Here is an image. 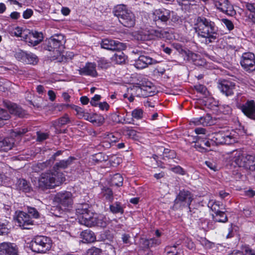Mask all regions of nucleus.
Here are the masks:
<instances>
[{
  "mask_svg": "<svg viewBox=\"0 0 255 255\" xmlns=\"http://www.w3.org/2000/svg\"><path fill=\"white\" fill-rule=\"evenodd\" d=\"M185 207H188V206L186 205L185 203L183 202L181 200L176 197L174 200L172 209L174 210H181Z\"/></svg>",
  "mask_w": 255,
  "mask_h": 255,
  "instance_id": "obj_42",
  "label": "nucleus"
},
{
  "mask_svg": "<svg viewBox=\"0 0 255 255\" xmlns=\"http://www.w3.org/2000/svg\"><path fill=\"white\" fill-rule=\"evenodd\" d=\"M110 65V62L105 59L101 58L98 61V66L102 69H107Z\"/></svg>",
  "mask_w": 255,
  "mask_h": 255,
  "instance_id": "obj_49",
  "label": "nucleus"
},
{
  "mask_svg": "<svg viewBox=\"0 0 255 255\" xmlns=\"http://www.w3.org/2000/svg\"><path fill=\"white\" fill-rule=\"evenodd\" d=\"M191 122L195 126H209L214 124L212 117L209 114L200 118H194Z\"/></svg>",
  "mask_w": 255,
  "mask_h": 255,
  "instance_id": "obj_22",
  "label": "nucleus"
},
{
  "mask_svg": "<svg viewBox=\"0 0 255 255\" xmlns=\"http://www.w3.org/2000/svg\"><path fill=\"white\" fill-rule=\"evenodd\" d=\"M218 88L226 96H229L234 94L235 85L232 82L225 81L219 84Z\"/></svg>",
  "mask_w": 255,
  "mask_h": 255,
  "instance_id": "obj_20",
  "label": "nucleus"
},
{
  "mask_svg": "<svg viewBox=\"0 0 255 255\" xmlns=\"http://www.w3.org/2000/svg\"><path fill=\"white\" fill-rule=\"evenodd\" d=\"M157 62L155 59L146 55L142 54L135 60L134 66L137 69H143L147 67L149 65L155 64Z\"/></svg>",
  "mask_w": 255,
  "mask_h": 255,
  "instance_id": "obj_15",
  "label": "nucleus"
},
{
  "mask_svg": "<svg viewBox=\"0 0 255 255\" xmlns=\"http://www.w3.org/2000/svg\"><path fill=\"white\" fill-rule=\"evenodd\" d=\"M52 245V241L46 236H36L32 239L30 244L31 251L36 253H44L49 251Z\"/></svg>",
  "mask_w": 255,
  "mask_h": 255,
  "instance_id": "obj_4",
  "label": "nucleus"
},
{
  "mask_svg": "<svg viewBox=\"0 0 255 255\" xmlns=\"http://www.w3.org/2000/svg\"><path fill=\"white\" fill-rule=\"evenodd\" d=\"M195 88L197 91L203 94H205L207 92L206 87L203 85H196L195 86Z\"/></svg>",
  "mask_w": 255,
  "mask_h": 255,
  "instance_id": "obj_62",
  "label": "nucleus"
},
{
  "mask_svg": "<svg viewBox=\"0 0 255 255\" xmlns=\"http://www.w3.org/2000/svg\"><path fill=\"white\" fill-rule=\"evenodd\" d=\"M27 212L30 217L32 216L33 218L37 219L39 217V213L35 208L28 207Z\"/></svg>",
  "mask_w": 255,
  "mask_h": 255,
  "instance_id": "obj_52",
  "label": "nucleus"
},
{
  "mask_svg": "<svg viewBox=\"0 0 255 255\" xmlns=\"http://www.w3.org/2000/svg\"><path fill=\"white\" fill-rule=\"evenodd\" d=\"M163 157L168 159H173L176 157L175 151L169 149H164L163 152Z\"/></svg>",
  "mask_w": 255,
  "mask_h": 255,
  "instance_id": "obj_47",
  "label": "nucleus"
},
{
  "mask_svg": "<svg viewBox=\"0 0 255 255\" xmlns=\"http://www.w3.org/2000/svg\"><path fill=\"white\" fill-rule=\"evenodd\" d=\"M43 39V33L36 31H29L28 30L24 40L30 46H36L39 44Z\"/></svg>",
  "mask_w": 255,
  "mask_h": 255,
  "instance_id": "obj_14",
  "label": "nucleus"
},
{
  "mask_svg": "<svg viewBox=\"0 0 255 255\" xmlns=\"http://www.w3.org/2000/svg\"><path fill=\"white\" fill-rule=\"evenodd\" d=\"M52 163L50 160H46L45 162L38 163L34 167L33 169L35 172H39L40 171L43 170L51 166Z\"/></svg>",
  "mask_w": 255,
  "mask_h": 255,
  "instance_id": "obj_37",
  "label": "nucleus"
},
{
  "mask_svg": "<svg viewBox=\"0 0 255 255\" xmlns=\"http://www.w3.org/2000/svg\"><path fill=\"white\" fill-rule=\"evenodd\" d=\"M140 246L143 249L150 248V241L146 239H141Z\"/></svg>",
  "mask_w": 255,
  "mask_h": 255,
  "instance_id": "obj_60",
  "label": "nucleus"
},
{
  "mask_svg": "<svg viewBox=\"0 0 255 255\" xmlns=\"http://www.w3.org/2000/svg\"><path fill=\"white\" fill-rule=\"evenodd\" d=\"M197 138L201 139V141H200L204 146L210 147L211 146L214 145L213 140L212 139H210L204 137L203 135L198 136Z\"/></svg>",
  "mask_w": 255,
  "mask_h": 255,
  "instance_id": "obj_43",
  "label": "nucleus"
},
{
  "mask_svg": "<svg viewBox=\"0 0 255 255\" xmlns=\"http://www.w3.org/2000/svg\"><path fill=\"white\" fill-rule=\"evenodd\" d=\"M222 206L221 207L220 206L219 202H215L211 206V209L216 215L222 210Z\"/></svg>",
  "mask_w": 255,
  "mask_h": 255,
  "instance_id": "obj_56",
  "label": "nucleus"
},
{
  "mask_svg": "<svg viewBox=\"0 0 255 255\" xmlns=\"http://www.w3.org/2000/svg\"><path fill=\"white\" fill-rule=\"evenodd\" d=\"M70 123H71V121L67 114H64L63 117L52 122L54 127H62Z\"/></svg>",
  "mask_w": 255,
  "mask_h": 255,
  "instance_id": "obj_32",
  "label": "nucleus"
},
{
  "mask_svg": "<svg viewBox=\"0 0 255 255\" xmlns=\"http://www.w3.org/2000/svg\"><path fill=\"white\" fill-rule=\"evenodd\" d=\"M113 13L119 22L124 26L133 27L135 24V17L133 12L125 4H119L114 7Z\"/></svg>",
  "mask_w": 255,
  "mask_h": 255,
  "instance_id": "obj_3",
  "label": "nucleus"
},
{
  "mask_svg": "<svg viewBox=\"0 0 255 255\" xmlns=\"http://www.w3.org/2000/svg\"><path fill=\"white\" fill-rule=\"evenodd\" d=\"M186 55L188 59L191 60L194 63V64H195L196 61H197V60L198 59L200 56L198 54L194 53L190 51H189L187 53H186Z\"/></svg>",
  "mask_w": 255,
  "mask_h": 255,
  "instance_id": "obj_53",
  "label": "nucleus"
},
{
  "mask_svg": "<svg viewBox=\"0 0 255 255\" xmlns=\"http://www.w3.org/2000/svg\"><path fill=\"white\" fill-rule=\"evenodd\" d=\"M73 197L71 192L63 191L57 193L54 196L53 201L59 206L66 208L70 207L73 203Z\"/></svg>",
  "mask_w": 255,
  "mask_h": 255,
  "instance_id": "obj_6",
  "label": "nucleus"
},
{
  "mask_svg": "<svg viewBox=\"0 0 255 255\" xmlns=\"http://www.w3.org/2000/svg\"><path fill=\"white\" fill-rule=\"evenodd\" d=\"M61 172L54 171L42 173L38 179L39 188L44 190L48 188H53L59 186L63 181L64 177Z\"/></svg>",
  "mask_w": 255,
  "mask_h": 255,
  "instance_id": "obj_2",
  "label": "nucleus"
},
{
  "mask_svg": "<svg viewBox=\"0 0 255 255\" xmlns=\"http://www.w3.org/2000/svg\"><path fill=\"white\" fill-rule=\"evenodd\" d=\"M78 220L79 224L88 227L100 226L98 215L92 211L81 217H78Z\"/></svg>",
  "mask_w": 255,
  "mask_h": 255,
  "instance_id": "obj_9",
  "label": "nucleus"
},
{
  "mask_svg": "<svg viewBox=\"0 0 255 255\" xmlns=\"http://www.w3.org/2000/svg\"><path fill=\"white\" fill-rule=\"evenodd\" d=\"M27 52L19 50L15 54V58L22 62L25 63Z\"/></svg>",
  "mask_w": 255,
  "mask_h": 255,
  "instance_id": "obj_46",
  "label": "nucleus"
},
{
  "mask_svg": "<svg viewBox=\"0 0 255 255\" xmlns=\"http://www.w3.org/2000/svg\"><path fill=\"white\" fill-rule=\"evenodd\" d=\"M101 46L102 48L112 51H121L126 48L125 43L118 40L108 38L102 40Z\"/></svg>",
  "mask_w": 255,
  "mask_h": 255,
  "instance_id": "obj_10",
  "label": "nucleus"
},
{
  "mask_svg": "<svg viewBox=\"0 0 255 255\" xmlns=\"http://www.w3.org/2000/svg\"><path fill=\"white\" fill-rule=\"evenodd\" d=\"M171 11L165 8L155 10L153 13L154 15V20L155 21H161L166 23L169 19Z\"/></svg>",
  "mask_w": 255,
  "mask_h": 255,
  "instance_id": "obj_19",
  "label": "nucleus"
},
{
  "mask_svg": "<svg viewBox=\"0 0 255 255\" xmlns=\"http://www.w3.org/2000/svg\"><path fill=\"white\" fill-rule=\"evenodd\" d=\"M16 189L27 193L31 190L29 182L24 179H18L15 183Z\"/></svg>",
  "mask_w": 255,
  "mask_h": 255,
  "instance_id": "obj_28",
  "label": "nucleus"
},
{
  "mask_svg": "<svg viewBox=\"0 0 255 255\" xmlns=\"http://www.w3.org/2000/svg\"><path fill=\"white\" fill-rule=\"evenodd\" d=\"M51 213L56 217H61L64 213L60 206L53 207L51 209Z\"/></svg>",
  "mask_w": 255,
  "mask_h": 255,
  "instance_id": "obj_48",
  "label": "nucleus"
},
{
  "mask_svg": "<svg viewBox=\"0 0 255 255\" xmlns=\"http://www.w3.org/2000/svg\"><path fill=\"white\" fill-rule=\"evenodd\" d=\"M33 10L31 9L27 8L23 12V17L24 19L29 18L33 14Z\"/></svg>",
  "mask_w": 255,
  "mask_h": 255,
  "instance_id": "obj_64",
  "label": "nucleus"
},
{
  "mask_svg": "<svg viewBox=\"0 0 255 255\" xmlns=\"http://www.w3.org/2000/svg\"><path fill=\"white\" fill-rule=\"evenodd\" d=\"M240 62L245 71L248 73H255V55L253 53H244Z\"/></svg>",
  "mask_w": 255,
  "mask_h": 255,
  "instance_id": "obj_7",
  "label": "nucleus"
},
{
  "mask_svg": "<svg viewBox=\"0 0 255 255\" xmlns=\"http://www.w3.org/2000/svg\"><path fill=\"white\" fill-rule=\"evenodd\" d=\"M253 157V155L249 154H239L235 157L234 161L239 167H243L250 170L252 164L254 163L253 160L254 158Z\"/></svg>",
  "mask_w": 255,
  "mask_h": 255,
  "instance_id": "obj_11",
  "label": "nucleus"
},
{
  "mask_svg": "<svg viewBox=\"0 0 255 255\" xmlns=\"http://www.w3.org/2000/svg\"><path fill=\"white\" fill-rule=\"evenodd\" d=\"M86 255H102V250L96 247H92L87 251Z\"/></svg>",
  "mask_w": 255,
  "mask_h": 255,
  "instance_id": "obj_50",
  "label": "nucleus"
},
{
  "mask_svg": "<svg viewBox=\"0 0 255 255\" xmlns=\"http://www.w3.org/2000/svg\"><path fill=\"white\" fill-rule=\"evenodd\" d=\"M16 221L19 226L23 229H29L30 228L29 226L33 224V221L29 215L23 211L18 212L16 217Z\"/></svg>",
  "mask_w": 255,
  "mask_h": 255,
  "instance_id": "obj_16",
  "label": "nucleus"
},
{
  "mask_svg": "<svg viewBox=\"0 0 255 255\" xmlns=\"http://www.w3.org/2000/svg\"><path fill=\"white\" fill-rule=\"evenodd\" d=\"M104 197L110 202L113 201L114 196L112 190L109 188H104L102 191Z\"/></svg>",
  "mask_w": 255,
  "mask_h": 255,
  "instance_id": "obj_39",
  "label": "nucleus"
},
{
  "mask_svg": "<svg viewBox=\"0 0 255 255\" xmlns=\"http://www.w3.org/2000/svg\"><path fill=\"white\" fill-rule=\"evenodd\" d=\"M123 178L120 174H115L112 178V184L113 185L121 186L123 185Z\"/></svg>",
  "mask_w": 255,
  "mask_h": 255,
  "instance_id": "obj_38",
  "label": "nucleus"
},
{
  "mask_svg": "<svg viewBox=\"0 0 255 255\" xmlns=\"http://www.w3.org/2000/svg\"><path fill=\"white\" fill-rule=\"evenodd\" d=\"M213 218L216 222L226 223L228 221L227 215L225 213V211L221 210L215 215H213Z\"/></svg>",
  "mask_w": 255,
  "mask_h": 255,
  "instance_id": "obj_34",
  "label": "nucleus"
},
{
  "mask_svg": "<svg viewBox=\"0 0 255 255\" xmlns=\"http://www.w3.org/2000/svg\"><path fill=\"white\" fill-rule=\"evenodd\" d=\"M238 107L246 116L255 120V102L254 100H248Z\"/></svg>",
  "mask_w": 255,
  "mask_h": 255,
  "instance_id": "obj_12",
  "label": "nucleus"
},
{
  "mask_svg": "<svg viewBox=\"0 0 255 255\" xmlns=\"http://www.w3.org/2000/svg\"><path fill=\"white\" fill-rule=\"evenodd\" d=\"M165 251L167 252V255H177L178 254L175 245L166 247Z\"/></svg>",
  "mask_w": 255,
  "mask_h": 255,
  "instance_id": "obj_51",
  "label": "nucleus"
},
{
  "mask_svg": "<svg viewBox=\"0 0 255 255\" xmlns=\"http://www.w3.org/2000/svg\"><path fill=\"white\" fill-rule=\"evenodd\" d=\"M37 140L39 141H42L47 139L48 137V134L47 133L40 132H37Z\"/></svg>",
  "mask_w": 255,
  "mask_h": 255,
  "instance_id": "obj_61",
  "label": "nucleus"
},
{
  "mask_svg": "<svg viewBox=\"0 0 255 255\" xmlns=\"http://www.w3.org/2000/svg\"><path fill=\"white\" fill-rule=\"evenodd\" d=\"M75 159V158L74 157L70 156L67 159L61 160L59 162H56L53 167V171L57 173V172H59L58 171L59 170L67 168L72 164L73 161Z\"/></svg>",
  "mask_w": 255,
  "mask_h": 255,
  "instance_id": "obj_24",
  "label": "nucleus"
},
{
  "mask_svg": "<svg viewBox=\"0 0 255 255\" xmlns=\"http://www.w3.org/2000/svg\"><path fill=\"white\" fill-rule=\"evenodd\" d=\"M66 39L63 35L59 34L52 36L46 41V49L49 51H56L61 53L65 48Z\"/></svg>",
  "mask_w": 255,
  "mask_h": 255,
  "instance_id": "obj_5",
  "label": "nucleus"
},
{
  "mask_svg": "<svg viewBox=\"0 0 255 255\" xmlns=\"http://www.w3.org/2000/svg\"><path fill=\"white\" fill-rule=\"evenodd\" d=\"M212 140L214 145L223 144H231L236 142V138L229 131L226 132L220 131L214 134Z\"/></svg>",
  "mask_w": 255,
  "mask_h": 255,
  "instance_id": "obj_8",
  "label": "nucleus"
},
{
  "mask_svg": "<svg viewBox=\"0 0 255 255\" xmlns=\"http://www.w3.org/2000/svg\"><path fill=\"white\" fill-rule=\"evenodd\" d=\"M188 206L189 211L191 212V208L189 207L193 200V195L190 192L186 190L180 191L176 197Z\"/></svg>",
  "mask_w": 255,
  "mask_h": 255,
  "instance_id": "obj_25",
  "label": "nucleus"
},
{
  "mask_svg": "<svg viewBox=\"0 0 255 255\" xmlns=\"http://www.w3.org/2000/svg\"><path fill=\"white\" fill-rule=\"evenodd\" d=\"M137 39L138 40L145 41L151 39V35L147 31L141 30L138 32Z\"/></svg>",
  "mask_w": 255,
  "mask_h": 255,
  "instance_id": "obj_41",
  "label": "nucleus"
},
{
  "mask_svg": "<svg viewBox=\"0 0 255 255\" xmlns=\"http://www.w3.org/2000/svg\"><path fill=\"white\" fill-rule=\"evenodd\" d=\"M139 85L140 86L138 90H143L147 92L148 94H150L152 92V89L154 86L152 83L147 81L142 82L141 84H139Z\"/></svg>",
  "mask_w": 255,
  "mask_h": 255,
  "instance_id": "obj_35",
  "label": "nucleus"
},
{
  "mask_svg": "<svg viewBox=\"0 0 255 255\" xmlns=\"http://www.w3.org/2000/svg\"><path fill=\"white\" fill-rule=\"evenodd\" d=\"M205 164L213 171H216L218 170L216 163L213 161H206Z\"/></svg>",
  "mask_w": 255,
  "mask_h": 255,
  "instance_id": "obj_59",
  "label": "nucleus"
},
{
  "mask_svg": "<svg viewBox=\"0 0 255 255\" xmlns=\"http://www.w3.org/2000/svg\"><path fill=\"white\" fill-rule=\"evenodd\" d=\"M4 105L9 112L15 116L23 118L26 114L24 110L15 103L7 101L4 102Z\"/></svg>",
  "mask_w": 255,
  "mask_h": 255,
  "instance_id": "obj_18",
  "label": "nucleus"
},
{
  "mask_svg": "<svg viewBox=\"0 0 255 255\" xmlns=\"http://www.w3.org/2000/svg\"><path fill=\"white\" fill-rule=\"evenodd\" d=\"M130 238V236L129 234L125 233L122 235L121 239L124 244L131 245Z\"/></svg>",
  "mask_w": 255,
  "mask_h": 255,
  "instance_id": "obj_57",
  "label": "nucleus"
},
{
  "mask_svg": "<svg viewBox=\"0 0 255 255\" xmlns=\"http://www.w3.org/2000/svg\"><path fill=\"white\" fill-rule=\"evenodd\" d=\"M90 208V206L88 204L84 203L79 204L76 209V214L78 216V217H81L91 212V210Z\"/></svg>",
  "mask_w": 255,
  "mask_h": 255,
  "instance_id": "obj_30",
  "label": "nucleus"
},
{
  "mask_svg": "<svg viewBox=\"0 0 255 255\" xmlns=\"http://www.w3.org/2000/svg\"><path fill=\"white\" fill-rule=\"evenodd\" d=\"M110 211L114 214H120L122 215L124 213V207L120 202H115L110 205Z\"/></svg>",
  "mask_w": 255,
  "mask_h": 255,
  "instance_id": "obj_29",
  "label": "nucleus"
},
{
  "mask_svg": "<svg viewBox=\"0 0 255 255\" xmlns=\"http://www.w3.org/2000/svg\"><path fill=\"white\" fill-rule=\"evenodd\" d=\"M221 21L226 25L229 30L231 31L234 29V24L231 20L226 18H223L221 19Z\"/></svg>",
  "mask_w": 255,
  "mask_h": 255,
  "instance_id": "obj_55",
  "label": "nucleus"
},
{
  "mask_svg": "<svg viewBox=\"0 0 255 255\" xmlns=\"http://www.w3.org/2000/svg\"><path fill=\"white\" fill-rule=\"evenodd\" d=\"M28 32V30H22V28L17 27L12 32V34L16 36V37H20L22 39H24V37L26 36V34H27V33Z\"/></svg>",
  "mask_w": 255,
  "mask_h": 255,
  "instance_id": "obj_45",
  "label": "nucleus"
},
{
  "mask_svg": "<svg viewBox=\"0 0 255 255\" xmlns=\"http://www.w3.org/2000/svg\"><path fill=\"white\" fill-rule=\"evenodd\" d=\"M0 255H18V248L12 243H2L0 244Z\"/></svg>",
  "mask_w": 255,
  "mask_h": 255,
  "instance_id": "obj_17",
  "label": "nucleus"
},
{
  "mask_svg": "<svg viewBox=\"0 0 255 255\" xmlns=\"http://www.w3.org/2000/svg\"><path fill=\"white\" fill-rule=\"evenodd\" d=\"M143 116V111L141 109L136 108L134 109L131 112L132 120L136 119L139 120L142 119Z\"/></svg>",
  "mask_w": 255,
  "mask_h": 255,
  "instance_id": "obj_40",
  "label": "nucleus"
},
{
  "mask_svg": "<svg viewBox=\"0 0 255 255\" xmlns=\"http://www.w3.org/2000/svg\"><path fill=\"white\" fill-rule=\"evenodd\" d=\"M71 109L74 110L76 112V115L80 119H84L85 116H86L88 113L85 112L82 108L74 105L71 106Z\"/></svg>",
  "mask_w": 255,
  "mask_h": 255,
  "instance_id": "obj_44",
  "label": "nucleus"
},
{
  "mask_svg": "<svg viewBox=\"0 0 255 255\" xmlns=\"http://www.w3.org/2000/svg\"><path fill=\"white\" fill-rule=\"evenodd\" d=\"M127 57L122 52L119 51L115 53L112 57V60L116 64H121L126 62Z\"/></svg>",
  "mask_w": 255,
  "mask_h": 255,
  "instance_id": "obj_31",
  "label": "nucleus"
},
{
  "mask_svg": "<svg viewBox=\"0 0 255 255\" xmlns=\"http://www.w3.org/2000/svg\"><path fill=\"white\" fill-rule=\"evenodd\" d=\"M214 4L220 11L229 15H233L235 13L233 5L228 0H214Z\"/></svg>",
  "mask_w": 255,
  "mask_h": 255,
  "instance_id": "obj_13",
  "label": "nucleus"
},
{
  "mask_svg": "<svg viewBox=\"0 0 255 255\" xmlns=\"http://www.w3.org/2000/svg\"><path fill=\"white\" fill-rule=\"evenodd\" d=\"M200 141H201L200 139L197 138L194 145L195 147L197 149H199L201 152L203 151L204 150L206 151L207 150L205 149V147L202 145Z\"/></svg>",
  "mask_w": 255,
  "mask_h": 255,
  "instance_id": "obj_63",
  "label": "nucleus"
},
{
  "mask_svg": "<svg viewBox=\"0 0 255 255\" xmlns=\"http://www.w3.org/2000/svg\"><path fill=\"white\" fill-rule=\"evenodd\" d=\"M84 119L97 126H101L104 122V118L102 116H98L96 114L90 115L88 113L85 116Z\"/></svg>",
  "mask_w": 255,
  "mask_h": 255,
  "instance_id": "obj_26",
  "label": "nucleus"
},
{
  "mask_svg": "<svg viewBox=\"0 0 255 255\" xmlns=\"http://www.w3.org/2000/svg\"><path fill=\"white\" fill-rule=\"evenodd\" d=\"M195 28L198 36L205 39L206 44L214 42L218 38V28L215 22L204 17H198Z\"/></svg>",
  "mask_w": 255,
  "mask_h": 255,
  "instance_id": "obj_1",
  "label": "nucleus"
},
{
  "mask_svg": "<svg viewBox=\"0 0 255 255\" xmlns=\"http://www.w3.org/2000/svg\"><path fill=\"white\" fill-rule=\"evenodd\" d=\"M15 139L11 137L0 138V152H7L14 146Z\"/></svg>",
  "mask_w": 255,
  "mask_h": 255,
  "instance_id": "obj_21",
  "label": "nucleus"
},
{
  "mask_svg": "<svg viewBox=\"0 0 255 255\" xmlns=\"http://www.w3.org/2000/svg\"><path fill=\"white\" fill-rule=\"evenodd\" d=\"M178 3L183 9L189 11L192 6L196 5L195 0H177Z\"/></svg>",
  "mask_w": 255,
  "mask_h": 255,
  "instance_id": "obj_33",
  "label": "nucleus"
},
{
  "mask_svg": "<svg viewBox=\"0 0 255 255\" xmlns=\"http://www.w3.org/2000/svg\"><path fill=\"white\" fill-rule=\"evenodd\" d=\"M10 116L8 112L0 108V120H8Z\"/></svg>",
  "mask_w": 255,
  "mask_h": 255,
  "instance_id": "obj_58",
  "label": "nucleus"
},
{
  "mask_svg": "<svg viewBox=\"0 0 255 255\" xmlns=\"http://www.w3.org/2000/svg\"><path fill=\"white\" fill-rule=\"evenodd\" d=\"M81 238L83 239V243H90L96 241V238L93 232L90 230H86L80 234Z\"/></svg>",
  "mask_w": 255,
  "mask_h": 255,
  "instance_id": "obj_27",
  "label": "nucleus"
},
{
  "mask_svg": "<svg viewBox=\"0 0 255 255\" xmlns=\"http://www.w3.org/2000/svg\"><path fill=\"white\" fill-rule=\"evenodd\" d=\"M167 34V32L161 29H157L154 30L152 31V34L154 35L156 37L158 38H164L165 37V35Z\"/></svg>",
  "mask_w": 255,
  "mask_h": 255,
  "instance_id": "obj_54",
  "label": "nucleus"
},
{
  "mask_svg": "<svg viewBox=\"0 0 255 255\" xmlns=\"http://www.w3.org/2000/svg\"><path fill=\"white\" fill-rule=\"evenodd\" d=\"M79 71V74L82 75H89L92 77H96L98 75L95 63H87L84 67L80 68Z\"/></svg>",
  "mask_w": 255,
  "mask_h": 255,
  "instance_id": "obj_23",
  "label": "nucleus"
},
{
  "mask_svg": "<svg viewBox=\"0 0 255 255\" xmlns=\"http://www.w3.org/2000/svg\"><path fill=\"white\" fill-rule=\"evenodd\" d=\"M38 61V57L35 54L31 52H27L25 63L34 65L37 64Z\"/></svg>",
  "mask_w": 255,
  "mask_h": 255,
  "instance_id": "obj_36",
  "label": "nucleus"
}]
</instances>
